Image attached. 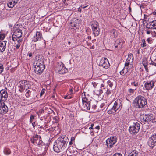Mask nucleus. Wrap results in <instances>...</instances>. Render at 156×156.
<instances>
[{"label": "nucleus", "mask_w": 156, "mask_h": 156, "mask_svg": "<svg viewBox=\"0 0 156 156\" xmlns=\"http://www.w3.org/2000/svg\"><path fill=\"white\" fill-rule=\"evenodd\" d=\"M66 146V142L63 139L59 138L55 142L53 146V149L55 152L58 153L65 149Z\"/></svg>", "instance_id": "f257e3e1"}, {"label": "nucleus", "mask_w": 156, "mask_h": 156, "mask_svg": "<svg viewBox=\"0 0 156 156\" xmlns=\"http://www.w3.org/2000/svg\"><path fill=\"white\" fill-rule=\"evenodd\" d=\"M134 101L136 107L138 108L144 107L147 103L146 98L141 95L137 96Z\"/></svg>", "instance_id": "f03ea898"}, {"label": "nucleus", "mask_w": 156, "mask_h": 156, "mask_svg": "<svg viewBox=\"0 0 156 156\" xmlns=\"http://www.w3.org/2000/svg\"><path fill=\"white\" fill-rule=\"evenodd\" d=\"M18 87L19 91L22 92L25 89L27 90L30 87V85L29 81L25 80H22L19 82L18 84Z\"/></svg>", "instance_id": "7ed1b4c3"}, {"label": "nucleus", "mask_w": 156, "mask_h": 156, "mask_svg": "<svg viewBox=\"0 0 156 156\" xmlns=\"http://www.w3.org/2000/svg\"><path fill=\"white\" fill-rule=\"evenodd\" d=\"M140 124L136 122H133L129 129V131L131 134H135L139 131L140 129Z\"/></svg>", "instance_id": "20e7f679"}, {"label": "nucleus", "mask_w": 156, "mask_h": 156, "mask_svg": "<svg viewBox=\"0 0 156 156\" xmlns=\"http://www.w3.org/2000/svg\"><path fill=\"white\" fill-rule=\"evenodd\" d=\"M98 63L100 66L105 69H107L109 66L108 60L106 58H101L99 59Z\"/></svg>", "instance_id": "39448f33"}, {"label": "nucleus", "mask_w": 156, "mask_h": 156, "mask_svg": "<svg viewBox=\"0 0 156 156\" xmlns=\"http://www.w3.org/2000/svg\"><path fill=\"white\" fill-rule=\"evenodd\" d=\"M41 136L37 135H35L31 138V142L34 144H37L40 146L42 144V141L41 140Z\"/></svg>", "instance_id": "423d86ee"}, {"label": "nucleus", "mask_w": 156, "mask_h": 156, "mask_svg": "<svg viewBox=\"0 0 156 156\" xmlns=\"http://www.w3.org/2000/svg\"><path fill=\"white\" fill-rule=\"evenodd\" d=\"M117 141V138L116 136H111L108 138L106 141L107 145L108 147H112Z\"/></svg>", "instance_id": "0eeeda50"}, {"label": "nucleus", "mask_w": 156, "mask_h": 156, "mask_svg": "<svg viewBox=\"0 0 156 156\" xmlns=\"http://www.w3.org/2000/svg\"><path fill=\"white\" fill-rule=\"evenodd\" d=\"M45 66L43 60L39 57L36 56L34 60L33 63L34 67L41 66Z\"/></svg>", "instance_id": "6e6552de"}, {"label": "nucleus", "mask_w": 156, "mask_h": 156, "mask_svg": "<svg viewBox=\"0 0 156 156\" xmlns=\"http://www.w3.org/2000/svg\"><path fill=\"white\" fill-rule=\"evenodd\" d=\"M57 70L59 74H63L67 72L68 70L64 66L62 62L58 63L57 66Z\"/></svg>", "instance_id": "1a4fd4ad"}, {"label": "nucleus", "mask_w": 156, "mask_h": 156, "mask_svg": "<svg viewBox=\"0 0 156 156\" xmlns=\"http://www.w3.org/2000/svg\"><path fill=\"white\" fill-rule=\"evenodd\" d=\"M133 55L132 54H129L125 63V66H129V67H131L133 64Z\"/></svg>", "instance_id": "9d476101"}, {"label": "nucleus", "mask_w": 156, "mask_h": 156, "mask_svg": "<svg viewBox=\"0 0 156 156\" xmlns=\"http://www.w3.org/2000/svg\"><path fill=\"white\" fill-rule=\"evenodd\" d=\"M1 100L0 102H4L7 100L8 95L7 91L5 90H2L0 91Z\"/></svg>", "instance_id": "9b49d317"}, {"label": "nucleus", "mask_w": 156, "mask_h": 156, "mask_svg": "<svg viewBox=\"0 0 156 156\" xmlns=\"http://www.w3.org/2000/svg\"><path fill=\"white\" fill-rule=\"evenodd\" d=\"M148 144L150 147L152 148L156 145V134L149 138L148 142Z\"/></svg>", "instance_id": "f8f14e48"}, {"label": "nucleus", "mask_w": 156, "mask_h": 156, "mask_svg": "<svg viewBox=\"0 0 156 156\" xmlns=\"http://www.w3.org/2000/svg\"><path fill=\"white\" fill-rule=\"evenodd\" d=\"M8 109L7 105L4 102H0V114H4L8 111Z\"/></svg>", "instance_id": "ddd939ff"}, {"label": "nucleus", "mask_w": 156, "mask_h": 156, "mask_svg": "<svg viewBox=\"0 0 156 156\" xmlns=\"http://www.w3.org/2000/svg\"><path fill=\"white\" fill-rule=\"evenodd\" d=\"M122 106V101L120 99H118L115 102L113 108L116 112L117 110L120 109Z\"/></svg>", "instance_id": "4468645a"}, {"label": "nucleus", "mask_w": 156, "mask_h": 156, "mask_svg": "<svg viewBox=\"0 0 156 156\" xmlns=\"http://www.w3.org/2000/svg\"><path fill=\"white\" fill-rule=\"evenodd\" d=\"M129 66H125L122 70L120 72V74L121 75L123 76H125L126 75H130L131 73L130 71Z\"/></svg>", "instance_id": "2eb2a0df"}, {"label": "nucleus", "mask_w": 156, "mask_h": 156, "mask_svg": "<svg viewBox=\"0 0 156 156\" xmlns=\"http://www.w3.org/2000/svg\"><path fill=\"white\" fill-rule=\"evenodd\" d=\"M154 81L153 80H151L150 81L145 83L144 86L146 89L150 90L154 87Z\"/></svg>", "instance_id": "dca6fc26"}, {"label": "nucleus", "mask_w": 156, "mask_h": 156, "mask_svg": "<svg viewBox=\"0 0 156 156\" xmlns=\"http://www.w3.org/2000/svg\"><path fill=\"white\" fill-rule=\"evenodd\" d=\"M45 68V66H41L34 67V70L35 73L37 74H40L42 73Z\"/></svg>", "instance_id": "f3484780"}, {"label": "nucleus", "mask_w": 156, "mask_h": 156, "mask_svg": "<svg viewBox=\"0 0 156 156\" xmlns=\"http://www.w3.org/2000/svg\"><path fill=\"white\" fill-rule=\"evenodd\" d=\"M41 37V33L40 32L36 31L35 34L33 36L32 40L34 42H36L40 40Z\"/></svg>", "instance_id": "a211bd4d"}, {"label": "nucleus", "mask_w": 156, "mask_h": 156, "mask_svg": "<svg viewBox=\"0 0 156 156\" xmlns=\"http://www.w3.org/2000/svg\"><path fill=\"white\" fill-rule=\"evenodd\" d=\"M83 108L84 110H89L91 106V102L89 101L86 102L83 101Z\"/></svg>", "instance_id": "6ab92c4d"}, {"label": "nucleus", "mask_w": 156, "mask_h": 156, "mask_svg": "<svg viewBox=\"0 0 156 156\" xmlns=\"http://www.w3.org/2000/svg\"><path fill=\"white\" fill-rule=\"evenodd\" d=\"M123 44V41L121 39H117L114 44V45L115 48L119 49L121 48Z\"/></svg>", "instance_id": "aec40b11"}, {"label": "nucleus", "mask_w": 156, "mask_h": 156, "mask_svg": "<svg viewBox=\"0 0 156 156\" xmlns=\"http://www.w3.org/2000/svg\"><path fill=\"white\" fill-rule=\"evenodd\" d=\"M7 41H0V51L3 52L6 47Z\"/></svg>", "instance_id": "412c9836"}, {"label": "nucleus", "mask_w": 156, "mask_h": 156, "mask_svg": "<svg viewBox=\"0 0 156 156\" xmlns=\"http://www.w3.org/2000/svg\"><path fill=\"white\" fill-rule=\"evenodd\" d=\"M14 36H16L17 38H18V39H20L19 38L21 37L22 33V30H15L13 34Z\"/></svg>", "instance_id": "4be33fe9"}, {"label": "nucleus", "mask_w": 156, "mask_h": 156, "mask_svg": "<svg viewBox=\"0 0 156 156\" xmlns=\"http://www.w3.org/2000/svg\"><path fill=\"white\" fill-rule=\"evenodd\" d=\"M73 147H69L67 150V152H69L70 155H72V154H75L76 151H75L73 150Z\"/></svg>", "instance_id": "5701e85b"}, {"label": "nucleus", "mask_w": 156, "mask_h": 156, "mask_svg": "<svg viewBox=\"0 0 156 156\" xmlns=\"http://www.w3.org/2000/svg\"><path fill=\"white\" fill-rule=\"evenodd\" d=\"M138 154L137 151L136 150H133L129 153L128 156H137Z\"/></svg>", "instance_id": "b1692460"}, {"label": "nucleus", "mask_w": 156, "mask_h": 156, "mask_svg": "<svg viewBox=\"0 0 156 156\" xmlns=\"http://www.w3.org/2000/svg\"><path fill=\"white\" fill-rule=\"evenodd\" d=\"M98 23L96 21H93L91 24V27L92 29H97L98 28Z\"/></svg>", "instance_id": "393cba45"}, {"label": "nucleus", "mask_w": 156, "mask_h": 156, "mask_svg": "<svg viewBox=\"0 0 156 156\" xmlns=\"http://www.w3.org/2000/svg\"><path fill=\"white\" fill-rule=\"evenodd\" d=\"M22 42V40L21 39H19L17 40V42L15 43V44H16L15 46L16 47V48L17 49H18L20 47L21 42Z\"/></svg>", "instance_id": "a878e982"}, {"label": "nucleus", "mask_w": 156, "mask_h": 156, "mask_svg": "<svg viewBox=\"0 0 156 156\" xmlns=\"http://www.w3.org/2000/svg\"><path fill=\"white\" fill-rule=\"evenodd\" d=\"M129 75H126L124 76L123 78H124V80L129 82L132 79V76H129Z\"/></svg>", "instance_id": "bb28decb"}, {"label": "nucleus", "mask_w": 156, "mask_h": 156, "mask_svg": "<svg viewBox=\"0 0 156 156\" xmlns=\"http://www.w3.org/2000/svg\"><path fill=\"white\" fill-rule=\"evenodd\" d=\"M148 117L147 115H143L141 118V120L143 121L144 122H147L148 121Z\"/></svg>", "instance_id": "cd10ccee"}, {"label": "nucleus", "mask_w": 156, "mask_h": 156, "mask_svg": "<svg viewBox=\"0 0 156 156\" xmlns=\"http://www.w3.org/2000/svg\"><path fill=\"white\" fill-rule=\"evenodd\" d=\"M147 116L148 117V120L149 121H151L152 122H154V116L152 114L150 115H147Z\"/></svg>", "instance_id": "c85d7f7f"}, {"label": "nucleus", "mask_w": 156, "mask_h": 156, "mask_svg": "<svg viewBox=\"0 0 156 156\" xmlns=\"http://www.w3.org/2000/svg\"><path fill=\"white\" fill-rule=\"evenodd\" d=\"M107 83L108 84L107 86L108 87V88H112V87L113 84L110 80H108L107 81Z\"/></svg>", "instance_id": "c756f323"}, {"label": "nucleus", "mask_w": 156, "mask_h": 156, "mask_svg": "<svg viewBox=\"0 0 156 156\" xmlns=\"http://www.w3.org/2000/svg\"><path fill=\"white\" fill-rule=\"evenodd\" d=\"M94 93L96 95L99 96L102 93V90L99 89L97 90H95Z\"/></svg>", "instance_id": "7c9ffc66"}, {"label": "nucleus", "mask_w": 156, "mask_h": 156, "mask_svg": "<svg viewBox=\"0 0 156 156\" xmlns=\"http://www.w3.org/2000/svg\"><path fill=\"white\" fill-rule=\"evenodd\" d=\"M4 152L5 154L8 155L10 154L11 151L9 149L6 148L4 149Z\"/></svg>", "instance_id": "2f4dec72"}, {"label": "nucleus", "mask_w": 156, "mask_h": 156, "mask_svg": "<svg viewBox=\"0 0 156 156\" xmlns=\"http://www.w3.org/2000/svg\"><path fill=\"white\" fill-rule=\"evenodd\" d=\"M7 5L8 7L12 8L14 7L15 5V4H14L13 2L11 1L8 3Z\"/></svg>", "instance_id": "473e14b6"}, {"label": "nucleus", "mask_w": 156, "mask_h": 156, "mask_svg": "<svg viewBox=\"0 0 156 156\" xmlns=\"http://www.w3.org/2000/svg\"><path fill=\"white\" fill-rule=\"evenodd\" d=\"M93 33L94 36H98L99 34V30H93Z\"/></svg>", "instance_id": "72a5a7b5"}, {"label": "nucleus", "mask_w": 156, "mask_h": 156, "mask_svg": "<svg viewBox=\"0 0 156 156\" xmlns=\"http://www.w3.org/2000/svg\"><path fill=\"white\" fill-rule=\"evenodd\" d=\"M131 85L132 86H133L134 87H136L139 86V83L138 82L136 81H134L131 83Z\"/></svg>", "instance_id": "f704fd0d"}, {"label": "nucleus", "mask_w": 156, "mask_h": 156, "mask_svg": "<svg viewBox=\"0 0 156 156\" xmlns=\"http://www.w3.org/2000/svg\"><path fill=\"white\" fill-rule=\"evenodd\" d=\"M116 111L112 108L111 109L109 110L108 111V114H111L112 113L115 112Z\"/></svg>", "instance_id": "c9c22d12"}, {"label": "nucleus", "mask_w": 156, "mask_h": 156, "mask_svg": "<svg viewBox=\"0 0 156 156\" xmlns=\"http://www.w3.org/2000/svg\"><path fill=\"white\" fill-rule=\"evenodd\" d=\"M5 37V35L3 34L0 32V40H3Z\"/></svg>", "instance_id": "e433bc0d"}, {"label": "nucleus", "mask_w": 156, "mask_h": 156, "mask_svg": "<svg viewBox=\"0 0 156 156\" xmlns=\"http://www.w3.org/2000/svg\"><path fill=\"white\" fill-rule=\"evenodd\" d=\"M26 91L27 92L25 94V96L27 97H29L30 95L31 91L29 90H27Z\"/></svg>", "instance_id": "4c0bfd02"}, {"label": "nucleus", "mask_w": 156, "mask_h": 156, "mask_svg": "<svg viewBox=\"0 0 156 156\" xmlns=\"http://www.w3.org/2000/svg\"><path fill=\"white\" fill-rule=\"evenodd\" d=\"M142 63L144 66L147 65V60L145 59H143Z\"/></svg>", "instance_id": "58836bf2"}, {"label": "nucleus", "mask_w": 156, "mask_h": 156, "mask_svg": "<svg viewBox=\"0 0 156 156\" xmlns=\"http://www.w3.org/2000/svg\"><path fill=\"white\" fill-rule=\"evenodd\" d=\"M137 88H136L135 89H130L128 90V92L130 94H133L134 93L135 90Z\"/></svg>", "instance_id": "ea45409f"}, {"label": "nucleus", "mask_w": 156, "mask_h": 156, "mask_svg": "<svg viewBox=\"0 0 156 156\" xmlns=\"http://www.w3.org/2000/svg\"><path fill=\"white\" fill-rule=\"evenodd\" d=\"M142 44H141L142 47H144L146 46V44L145 43V40L144 39H143L142 40Z\"/></svg>", "instance_id": "a19ab883"}, {"label": "nucleus", "mask_w": 156, "mask_h": 156, "mask_svg": "<svg viewBox=\"0 0 156 156\" xmlns=\"http://www.w3.org/2000/svg\"><path fill=\"white\" fill-rule=\"evenodd\" d=\"M151 71L154 73L156 72V68L155 66H152L151 69Z\"/></svg>", "instance_id": "79ce46f5"}, {"label": "nucleus", "mask_w": 156, "mask_h": 156, "mask_svg": "<svg viewBox=\"0 0 156 156\" xmlns=\"http://www.w3.org/2000/svg\"><path fill=\"white\" fill-rule=\"evenodd\" d=\"M44 110L43 109H40L38 112H37V114L39 116H40L41 114L43 112Z\"/></svg>", "instance_id": "37998d69"}, {"label": "nucleus", "mask_w": 156, "mask_h": 156, "mask_svg": "<svg viewBox=\"0 0 156 156\" xmlns=\"http://www.w3.org/2000/svg\"><path fill=\"white\" fill-rule=\"evenodd\" d=\"M107 90L106 92V94L107 95H109L111 93V90H110V88H108V86H107Z\"/></svg>", "instance_id": "c03bdc74"}, {"label": "nucleus", "mask_w": 156, "mask_h": 156, "mask_svg": "<svg viewBox=\"0 0 156 156\" xmlns=\"http://www.w3.org/2000/svg\"><path fill=\"white\" fill-rule=\"evenodd\" d=\"M64 98L66 99H69L72 98V96L71 95H69V94H68L67 95H65L64 96Z\"/></svg>", "instance_id": "a18cd8bd"}, {"label": "nucleus", "mask_w": 156, "mask_h": 156, "mask_svg": "<svg viewBox=\"0 0 156 156\" xmlns=\"http://www.w3.org/2000/svg\"><path fill=\"white\" fill-rule=\"evenodd\" d=\"M105 86L103 84H101V85L100 88L99 89L102 90V91L103 92V90L105 89Z\"/></svg>", "instance_id": "49530a36"}, {"label": "nucleus", "mask_w": 156, "mask_h": 156, "mask_svg": "<svg viewBox=\"0 0 156 156\" xmlns=\"http://www.w3.org/2000/svg\"><path fill=\"white\" fill-rule=\"evenodd\" d=\"M73 94V90L72 89H70L69 90V95H71L72 97V95Z\"/></svg>", "instance_id": "de8ad7c7"}, {"label": "nucleus", "mask_w": 156, "mask_h": 156, "mask_svg": "<svg viewBox=\"0 0 156 156\" xmlns=\"http://www.w3.org/2000/svg\"><path fill=\"white\" fill-rule=\"evenodd\" d=\"M12 39L14 41H17V40H18V38H17L16 37V36H14V34H13L12 37Z\"/></svg>", "instance_id": "09e8293b"}, {"label": "nucleus", "mask_w": 156, "mask_h": 156, "mask_svg": "<svg viewBox=\"0 0 156 156\" xmlns=\"http://www.w3.org/2000/svg\"><path fill=\"white\" fill-rule=\"evenodd\" d=\"M3 71V67L2 64H0V73H1Z\"/></svg>", "instance_id": "8fccbe9b"}, {"label": "nucleus", "mask_w": 156, "mask_h": 156, "mask_svg": "<svg viewBox=\"0 0 156 156\" xmlns=\"http://www.w3.org/2000/svg\"><path fill=\"white\" fill-rule=\"evenodd\" d=\"M35 116L32 115L31 116L30 118V123H32L33 122V120L34 119Z\"/></svg>", "instance_id": "3c124183"}, {"label": "nucleus", "mask_w": 156, "mask_h": 156, "mask_svg": "<svg viewBox=\"0 0 156 156\" xmlns=\"http://www.w3.org/2000/svg\"><path fill=\"white\" fill-rule=\"evenodd\" d=\"M45 90L44 89H42V90H41V92L40 94V95L41 97L44 93Z\"/></svg>", "instance_id": "603ef678"}, {"label": "nucleus", "mask_w": 156, "mask_h": 156, "mask_svg": "<svg viewBox=\"0 0 156 156\" xmlns=\"http://www.w3.org/2000/svg\"><path fill=\"white\" fill-rule=\"evenodd\" d=\"M19 27L20 26L18 24H17L13 28H14L15 29H20Z\"/></svg>", "instance_id": "864d4df0"}, {"label": "nucleus", "mask_w": 156, "mask_h": 156, "mask_svg": "<svg viewBox=\"0 0 156 156\" xmlns=\"http://www.w3.org/2000/svg\"><path fill=\"white\" fill-rule=\"evenodd\" d=\"M113 156H122V154L119 153H116L114 154Z\"/></svg>", "instance_id": "5fc2aeb1"}, {"label": "nucleus", "mask_w": 156, "mask_h": 156, "mask_svg": "<svg viewBox=\"0 0 156 156\" xmlns=\"http://www.w3.org/2000/svg\"><path fill=\"white\" fill-rule=\"evenodd\" d=\"M94 126V125L93 124H92L91 125V126L89 128V129H94V128H93V126Z\"/></svg>", "instance_id": "6e6d98bb"}, {"label": "nucleus", "mask_w": 156, "mask_h": 156, "mask_svg": "<svg viewBox=\"0 0 156 156\" xmlns=\"http://www.w3.org/2000/svg\"><path fill=\"white\" fill-rule=\"evenodd\" d=\"M147 41L149 43H151V38H148L147 40Z\"/></svg>", "instance_id": "4d7b16f0"}, {"label": "nucleus", "mask_w": 156, "mask_h": 156, "mask_svg": "<svg viewBox=\"0 0 156 156\" xmlns=\"http://www.w3.org/2000/svg\"><path fill=\"white\" fill-rule=\"evenodd\" d=\"M75 139V137H72L71 138V141H74Z\"/></svg>", "instance_id": "13d9d810"}, {"label": "nucleus", "mask_w": 156, "mask_h": 156, "mask_svg": "<svg viewBox=\"0 0 156 156\" xmlns=\"http://www.w3.org/2000/svg\"><path fill=\"white\" fill-rule=\"evenodd\" d=\"M96 107V106L95 105H92V108L94 109H95Z\"/></svg>", "instance_id": "bf43d9fd"}, {"label": "nucleus", "mask_w": 156, "mask_h": 156, "mask_svg": "<svg viewBox=\"0 0 156 156\" xmlns=\"http://www.w3.org/2000/svg\"><path fill=\"white\" fill-rule=\"evenodd\" d=\"M144 68L145 69V70H146L147 71V72H148V68H147V65H146V66H144Z\"/></svg>", "instance_id": "052dcab7"}, {"label": "nucleus", "mask_w": 156, "mask_h": 156, "mask_svg": "<svg viewBox=\"0 0 156 156\" xmlns=\"http://www.w3.org/2000/svg\"><path fill=\"white\" fill-rule=\"evenodd\" d=\"M13 2L14 4H15V5L17 4L18 2V0H14Z\"/></svg>", "instance_id": "680f3d73"}, {"label": "nucleus", "mask_w": 156, "mask_h": 156, "mask_svg": "<svg viewBox=\"0 0 156 156\" xmlns=\"http://www.w3.org/2000/svg\"><path fill=\"white\" fill-rule=\"evenodd\" d=\"M95 128L97 129H99V128H100V127L99 126H96V127H95Z\"/></svg>", "instance_id": "e2e57ef3"}, {"label": "nucleus", "mask_w": 156, "mask_h": 156, "mask_svg": "<svg viewBox=\"0 0 156 156\" xmlns=\"http://www.w3.org/2000/svg\"><path fill=\"white\" fill-rule=\"evenodd\" d=\"M28 55L30 57H31L32 56V54L31 53H29L28 54Z\"/></svg>", "instance_id": "0e129e2a"}, {"label": "nucleus", "mask_w": 156, "mask_h": 156, "mask_svg": "<svg viewBox=\"0 0 156 156\" xmlns=\"http://www.w3.org/2000/svg\"><path fill=\"white\" fill-rule=\"evenodd\" d=\"M153 66H155L156 68V63L154 62H153Z\"/></svg>", "instance_id": "69168bd1"}, {"label": "nucleus", "mask_w": 156, "mask_h": 156, "mask_svg": "<svg viewBox=\"0 0 156 156\" xmlns=\"http://www.w3.org/2000/svg\"><path fill=\"white\" fill-rule=\"evenodd\" d=\"M78 11L79 12H81V9L80 7H79V8H78Z\"/></svg>", "instance_id": "338daca9"}, {"label": "nucleus", "mask_w": 156, "mask_h": 156, "mask_svg": "<svg viewBox=\"0 0 156 156\" xmlns=\"http://www.w3.org/2000/svg\"><path fill=\"white\" fill-rule=\"evenodd\" d=\"M154 122H156V116L154 117Z\"/></svg>", "instance_id": "774afa93"}]
</instances>
